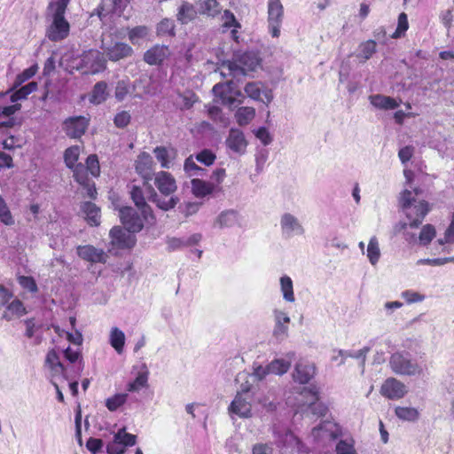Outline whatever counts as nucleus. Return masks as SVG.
Wrapping results in <instances>:
<instances>
[{"label": "nucleus", "mask_w": 454, "mask_h": 454, "mask_svg": "<svg viewBox=\"0 0 454 454\" xmlns=\"http://www.w3.org/2000/svg\"><path fill=\"white\" fill-rule=\"evenodd\" d=\"M71 0H50L46 9V17L51 20L46 30V35L51 42L66 39L70 31V24L65 13Z\"/></svg>", "instance_id": "nucleus-1"}, {"label": "nucleus", "mask_w": 454, "mask_h": 454, "mask_svg": "<svg viewBox=\"0 0 454 454\" xmlns=\"http://www.w3.org/2000/svg\"><path fill=\"white\" fill-rule=\"evenodd\" d=\"M154 184L159 192L165 197L170 196L169 199H162L160 195L153 190L149 200L155 203L156 206L164 210L168 211L174 208L179 202L176 196H173L177 190V185L174 176L166 171H160L155 174Z\"/></svg>", "instance_id": "nucleus-2"}, {"label": "nucleus", "mask_w": 454, "mask_h": 454, "mask_svg": "<svg viewBox=\"0 0 454 454\" xmlns=\"http://www.w3.org/2000/svg\"><path fill=\"white\" fill-rule=\"evenodd\" d=\"M257 52L253 51H236L231 61H224L221 66L220 74L223 77L232 76L239 79L247 75V72L254 71L260 65Z\"/></svg>", "instance_id": "nucleus-3"}, {"label": "nucleus", "mask_w": 454, "mask_h": 454, "mask_svg": "<svg viewBox=\"0 0 454 454\" xmlns=\"http://www.w3.org/2000/svg\"><path fill=\"white\" fill-rule=\"evenodd\" d=\"M399 203L410 221L409 223H401L400 230H405L408 225L411 228H417L429 211L427 202L417 200L412 196V192L407 189L400 194Z\"/></svg>", "instance_id": "nucleus-4"}, {"label": "nucleus", "mask_w": 454, "mask_h": 454, "mask_svg": "<svg viewBox=\"0 0 454 454\" xmlns=\"http://www.w3.org/2000/svg\"><path fill=\"white\" fill-rule=\"evenodd\" d=\"M279 228L281 236L285 239H290L305 234L302 222L296 215L289 212L280 215Z\"/></svg>", "instance_id": "nucleus-5"}, {"label": "nucleus", "mask_w": 454, "mask_h": 454, "mask_svg": "<svg viewBox=\"0 0 454 454\" xmlns=\"http://www.w3.org/2000/svg\"><path fill=\"white\" fill-rule=\"evenodd\" d=\"M389 364L392 371L396 374L414 376L422 372V369L418 364L413 363L407 356L401 353L393 354Z\"/></svg>", "instance_id": "nucleus-6"}, {"label": "nucleus", "mask_w": 454, "mask_h": 454, "mask_svg": "<svg viewBox=\"0 0 454 454\" xmlns=\"http://www.w3.org/2000/svg\"><path fill=\"white\" fill-rule=\"evenodd\" d=\"M81 67L84 68V73L91 74L104 71L106 67L104 53L98 50L84 52L81 59Z\"/></svg>", "instance_id": "nucleus-7"}, {"label": "nucleus", "mask_w": 454, "mask_h": 454, "mask_svg": "<svg viewBox=\"0 0 454 454\" xmlns=\"http://www.w3.org/2000/svg\"><path fill=\"white\" fill-rule=\"evenodd\" d=\"M102 50L107 59L114 62L129 58L134 52L130 45L122 42L106 43L103 41Z\"/></svg>", "instance_id": "nucleus-8"}, {"label": "nucleus", "mask_w": 454, "mask_h": 454, "mask_svg": "<svg viewBox=\"0 0 454 454\" xmlns=\"http://www.w3.org/2000/svg\"><path fill=\"white\" fill-rule=\"evenodd\" d=\"M284 8L280 0H269L268 2V22L269 31L273 37L280 35V25L282 23Z\"/></svg>", "instance_id": "nucleus-9"}, {"label": "nucleus", "mask_w": 454, "mask_h": 454, "mask_svg": "<svg viewBox=\"0 0 454 454\" xmlns=\"http://www.w3.org/2000/svg\"><path fill=\"white\" fill-rule=\"evenodd\" d=\"M119 216L124 228L129 232H139L144 227V220L131 207H123L119 210Z\"/></svg>", "instance_id": "nucleus-10"}, {"label": "nucleus", "mask_w": 454, "mask_h": 454, "mask_svg": "<svg viewBox=\"0 0 454 454\" xmlns=\"http://www.w3.org/2000/svg\"><path fill=\"white\" fill-rule=\"evenodd\" d=\"M89 119L84 116H74L66 119L63 122V129L71 138H80L87 130Z\"/></svg>", "instance_id": "nucleus-11"}, {"label": "nucleus", "mask_w": 454, "mask_h": 454, "mask_svg": "<svg viewBox=\"0 0 454 454\" xmlns=\"http://www.w3.org/2000/svg\"><path fill=\"white\" fill-rule=\"evenodd\" d=\"M135 233L129 232L127 229L120 226H114L110 231L111 243L113 246L124 249L131 248L135 246L137 239Z\"/></svg>", "instance_id": "nucleus-12"}, {"label": "nucleus", "mask_w": 454, "mask_h": 454, "mask_svg": "<svg viewBox=\"0 0 454 454\" xmlns=\"http://www.w3.org/2000/svg\"><path fill=\"white\" fill-rule=\"evenodd\" d=\"M252 402L253 397H248L246 392L237 393L228 408L229 412L240 418H249L251 416Z\"/></svg>", "instance_id": "nucleus-13"}, {"label": "nucleus", "mask_w": 454, "mask_h": 454, "mask_svg": "<svg viewBox=\"0 0 454 454\" xmlns=\"http://www.w3.org/2000/svg\"><path fill=\"white\" fill-rule=\"evenodd\" d=\"M380 393L388 399H401L406 395L407 387L400 380L395 378H388L382 384Z\"/></svg>", "instance_id": "nucleus-14"}, {"label": "nucleus", "mask_w": 454, "mask_h": 454, "mask_svg": "<svg viewBox=\"0 0 454 454\" xmlns=\"http://www.w3.org/2000/svg\"><path fill=\"white\" fill-rule=\"evenodd\" d=\"M170 54L171 51L168 46L155 44L144 53L143 59L150 66H159L162 64Z\"/></svg>", "instance_id": "nucleus-15"}, {"label": "nucleus", "mask_w": 454, "mask_h": 454, "mask_svg": "<svg viewBox=\"0 0 454 454\" xmlns=\"http://www.w3.org/2000/svg\"><path fill=\"white\" fill-rule=\"evenodd\" d=\"M77 254L82 260L92 263H105L107 259V255L103 249L96 248L91 245L78 246Z\"/></svg>", "instance_id": "nucleus-16"}, {"label": "nucleus", "mask_w": 454, "mask_h": 454, "mask_svg": "<svg viewBox=\"0 0 454 454\" xmlns=\"http://www.w3.org/2000/svg\"><path fill=\"white\" fill-rule=\"evenodd\" d=\"M225 144L232 152L243 154L247 146L244 133L239 129H231L226 138Z\"/></svg>", "instance_id": "nucleus-17"}, {"label": "nucleus", "mask_w": 454, "mask_h": 454, "mask_svg": "<svg viewBox=\"0 0 454 454\" xmlns=\"http://www.w3.org/2000/svg\"><path fill=\"white\" fill-rule=\"evenodd\" d=\"M273 316L275 322L273 336L278 340H284L288 336L290 317L287 313L280 309H274Z\"/></svg>", "instance_id": "nucleus-18"}, {"label": "nucleus", "mask_w": 454, "mask_h": 454, "mask_svg": "<svg viewBox=\"0 0 454 454\" xmlns=\"http://www.w3.org/2000/svg\"><path fill=\"white\" fill-rule=\"evenodd\" d=\"M316 374V366L308 361H300L296 364L293 373L294 380L300 384H307Z\"/></svg>", "instance_id": "nucleus-19"}, {"label": "nucleus", "mask_w": 454, "mask_h": 454, "mask_svg": "<svg viewBox=\"0 0 454 454\" xmlns=\"http://www.w3.org/2000/svg\"><path fill=\"white\" fill-rule=\"evenodd\" d=\"M130 196L137 207L141 211L145 221H148L149 218H154L150 206L145 201L143 190L139 186H132Z\"/></svg>", "instance_id": "nucleus-20"}, {"label": "nucleus", "mask_w": 454, "mask_h": 454, "mask_svg": "<svg viewBox=\"0 0 454 454\" xmlns=\"http://www.w3.org/2000/svg\"><path fill=\"white\" fill-rule=\"evenodd\" d=\"M135 168L138 175L145 180H151L153 177V158L147 153H142L137 156Z\"/></svg>", "instance_id": "nucleus-21"}, {"label": "nucleus", "mask_w": 454, "mask_h": 454, "mask_svg": "<svg viewBox=\"0 0 454 454\" xmlns=\"http://www.w3.org/2000/svg\"><path fill=\"white\" fill-rule=\"evenodd\" d=\"M295 356L294 352H288L286 355V358H278L272 360L268 364V370L270 374L283 375L288 372L291 366V363Z\"/></svg>", "instance_id": "nucleus-22"}, {"label": "nucleus", "mask_w": 454, "mask_h": 454, "mask_svg": "<svg viewBox=\"0 0 454 454\" xmlns=\"http://www.w3.org/2000/svg\"><path fill=\"white\" fill-rule=\"evenodd\" d=\"M191 184L192 192L196 198H204L216 190V185L213 182H207L199 178H193Z\"/></svg>", "instance_id": "nucleus-23"}, {"label": "nucleus", "mask_w": 454, "mask_h": 454, "mask_svg": "<svg viewBox=\"0 0 454 454\" xmlns=\"http://www.w3.org/2000/svg\"><path fill=\"white\" fill-rule=\"evenodd\" d=\"M304 393L309 394L310 396V403L308 406L307 411L317 417L325 416L327 411V408L323 403H317L318 389L316 387L309 389L304 388Z\"/></svg>", "instance_id": "nucleus-24"}, {"label": "nucleus", "mask_w": 454, "mask_h": 454, "mask_svg": "<svg viewBox=\"0 0 454 454\" xmlns=\"http://www.w3.org/2000/svg\"><path fill=\"white\" fill-rule=\"evenodd\" d=\"M153 153L163 168H170L172 166V160L176 156V151L174 148H167L164 146L155 147Z\"/></svg>", "instance_id": "nucleus-25"}, {"label": "nucleus", "mask_w": 454, "mask_h": 454, "mask_svg": "<svg viewBox=\"0 0 454 454\" xmlns=\"http://www.w3.org/2000/svg\"><path fill=\"white\" fill-rule=\"evenodd\" d=\"M369 99L374 107L381 110H391L399 106V103L395 98L381 94L372 95Z\"/></svg>", "instance_id": "nucleus-26"}, {"label": "nucleus", "mask_w": 454, "mask_h": 454, "mask_svg": "<svg viewBox=\"0 0 454 454\" xmlns=\"http://www.w3.org/2000/svg\"><path fill=\"white\" fill-rule=\"evenodd\" d=\"M320 432L329 434L332 439H337L341 434V431L338 425L330 421H324L319 426L312 429V435L315 438L320 436Z\"/></svg>", "instance_id": "nucleus-27"}, {"label": "nucleus", "mask_w": 454, "mask_h": 454, "mask_svg": "<svg viewBox=\"0 0 454 454\" xmlns=\"http://www.w3.org/2000/svg\"><path fill=\"white\" fill-rule=\"evenodd\" d=\"M27 313L21 301L14 299L12 302L6 305V309L3 314V318L7 321L12 320L14 317H20Z\"/></svg>", "instance_id": "nucleus-28"}, {"label": "nucleus", "mask_w": 454, "mask_h": 454, "mask_svg": "<svg viewBox=\"0 0 454 454\" xmlns=\"http://www.w3.org/2000/svg\"><path fill=\"white\" fill-rule=\"evenodd\" d=\"M232 85H233V82L232 81H230L228 82L227 83L223 84V83H217L215 84L214 87H213V92L219 96L223 101L224 100H227V102L231 105L234 103L235 99L232 98L231 97H227V94L230 93V94H234L238 97L239 96H242V93L241 91L238 90L236 92H233L232 91Z\"/></svg>", "instance_id": "nucleus-29"}, {"label": "nucleus", "mask_w": 454, "mask_h": 454, "mask_svg": "<svg viewBox=\"0 0 454 454\" xmlns=\"http://www.w3.org/2000/svg\"><path fill=\"white\" fill-rule=\"evenodd\" d=\"M82 211L90 225H98L100 223V209L94 203L87 201L82 203Z\"/></svg>", "instance_id": "nucleus-30"}, {"label": "nucleus", "mask_w": 454, "mask_h": 454, "mask_svg": "<svg viewBox=\"0 0 454 454\" xmlns=\"http://www.w3.org/2000/svg\"><path fill=\"white\" fill-rule=\"evenodd\" d=\"M45 364L50 367L54 374H61L66 380V369L59 361V356L54 349L50 350L46 355Z\"/></svg>", "instance_id": "nucleus-31"}, {"label": "nucleus", "mask_w": 454, "mask_h": 454, "mask_svg": "<svg viewBox=\"0 0 454 454\" xmlns=\"http://www.w3.org/2000/svg\"><path fill=\"white\" fill-rule=\"evenodd\" d=\"M239 220V214L237 211L230 209L223 211L216 218L215 225L219 228H230L235 225Z\"/></svg>", "instance_id": "nucleus-32"}, {"label": "nucleus", "mask_w": 454, "mask_h": 454, "mask_svg": "<svg viewBox=\"0 0 454 454\" xmlns=\"http://www.w3.org/2000/svg\"><path fill=\"white\" fill-rule=\"evenodd\" d=\"M144 371L139 372L136 379L127 385L126 389L128 392H139L142 388L148 387L149 372L145 366H144Z\"/></svg>", "instance_id": "nucleus-33"}, {"label": "nucleus", "mask_w": 454, "mask_h": 454, "mask_svg": "<svg viewBox=\"0 0 454 454\" xmlns=\"http://www.w3.org/2000/svg\"><path fill=\"white\" fill-rule=\"evenodd\" d=\"M125 334L118 327H113L110 331L109 343L118 354L123 352L125 345Z\"/></svg>", "instance_id": "nucleus-34"}, {"label": "nucleus", "mask_w": 454, "mask_h": 454, "mask_svg": "<svg viewBox=\"0 0 454 454\" xmlns=\"http://www.w3.org/2000/svg\"><path fill=\"white\" fill-rule=\"evenodd\" d=\"M197 12L192 4L184 2L181 4L176 14V19L182 24H187L196 18Z\"/></svg>", "instance_id": "nucleus-35"}, {"label": "nucleus", "mask_w": 454, "mask_h": 454, "mask_svg": "<svg viewBox=\"0 0 454 454\" xmlns=\"http://www.w3.org/2000/svg\"><path fill=\"white\" fill-rule=\"evenodd\" d=\"M369 347H364L363 348L356 350V351H348V350H343L339 349L337 351L338 355L340 356V361L339 363L340 365L343 364L345 363V360L347 357H352L355 359H358L361 361L362 365L364 364L366 360V356L368 352L370 351Z\"/></svg>", "instance_id": "nucleus-36"}, {"label": "nucleus", "mask_w": 454, "mask_h": 454, "mask_svg": "<svg viewBox=\"0 0 454 454\" xmlns=\"http://www.w3.org/2000/svg\"><path fill=\"white\" fill-rule=\"evenodd\" d=\"M280 290L283 295V299L287 302H294L295 297L294 293L293 280L290 277L285 275L279 279Z\"/></svg>", "instance_id": "nucleus-37"}, {"label": "nucleus", "mask_w": 454, "mask_h": 454, "mask_svg": "<svg viewBox=\"0 0 454 454\" xmlns=\"http://www.w3.org/2000/svg\"><path fill=\"white\" fill-rule=\"evenodd\" d=\"M37 89V83L35 82H30L27 84L21 86L19 90L12 91L10 97V100L15 103L19 100L26 99L29 94L35 91Z\"/></svg>", "instance_id": "nucleus-38"}, {"label": "nucleus", "mask_w": 454, "mask_h": 454, "mask_svg": "<svg viewBox=\"0 0 454 454\" xmlns=\"http://www.w3.org/2000/svg\"><path fill=\"white\" fill-rule=\"evenodd\" d=\"M199 12L209 17H215L220 12V6L216 0H200Z\"/></svg>", "instance_id": "nucleus-39"}, {"label": "nucleus", "mask_w": 454, "mask_h": 454, "mask_svg": "<svg viewBox=\"0 0 454 454\" xmlns=\"http://www.w3.org/2000/svg\"><path fill=\"white\" fill-rule=\"evenodd\" d=\"M255 116V109L249 106L239 107L235 113V118L239 125H247Z\"/></svg>", "instance_id": "nucleus-40"}, {"label": "nucleus", "mask_w": 454, "mask_h": 454, "mask_svg": "<svg viewBox=\"0 0 454 454\" xmlns=\"http://www.w3.org/2000/svg\"><path fill=\"white\" fill-rule=\"evenodd\" d=\"M106 90L107 84L106 82H97L92 90L90 102L97 105L103 103L107 97Z\"/></svg>", "instance_id": "nucleus-41"}, {"label": "nucleus", "mask_w": 454, "mask_h": 454, "mask_svg": "<svg viewBox=\"0 0 454 454\" xmlns=\"http://www.w3.org/2000/svg\"><path fill=\"white\" fill-rule=\"evenodd\" d=\"M367 257L372 265H375L380 260V249L379 246V241L375 236L370 239L367 247Z\"/></svg>", "instance_id": "nucleus-42"}, {"label": "nucleus", "mask_w": 454, "mask_h": 454, "mask_svg": "<svg viewBox=\"0 0 454 454\" xmlns=\"http://www.w3.org/2000/svg\"><path fill=\"white\" fill-rule=\"evenodd\" d=\"M395 415L402 420L416 421L419 413L417 409L412 407H396Z\"/></svg>", "instance_id": "nucleus-43"}, {"label": "nucleus", "mask_w": 454, "mask_h": 454, "mask_svg": "<svg viewBox=\"0 0 454 454\" xmlns=\"http://www.w3.org/2000/svg\"><path fill=\"white\" fill-rule=\"evenodd\" d=\"M336 454H357L355 441L352 438L340 440L335 447Z\"/></svg>", "instance_id": "nucleus-44"}, {"label": "nucleus", "mask_w": 454, "mask_h": 454, "mask_svg": "<svg viewBox=\"0 0 454 454\" xmlns=\"http://www.w3.org/2000/svg\"><path fill=\"white\" fill-rule=\"evenodd\" d=\"M80 148L79 146H71L65 151L64 160L67 168H73L76 166L79 159Z\"/></svg>", "instance_id": "nucleus-45"}, {"label": "nucleus", "mask_w": 454, "mask_h": 454, "mask_svg": "<svg viewBox=\"0 0 454 454\" xmlns=\"http://www.w3.org/2000/svg\"><path fill=\"white\" fill-rule=\"evenodd\" d=\"M114 435L115 439L121 442L125 448L134 446L137 443V435L127 433L125 427L119 429Z\"/></svg>", "instance_id": "nucleus-46"}, {"label": "nucleus", "mask_w": 454, "mask_h": 454, "mask_svg": "<svg viewBox=\"0 0 454 454\" xmlns=\"http://www.w3.org/2000/svg\"><path fill=\"white\" fill-rule=\"evenodd\" d=\"M128 398V394H116L106 401V406L110 411H115L123 405Z\"/></svg>", "instance_id": "nucleus-47"}, {"label": "nucleus", "mask_w": 454, "mask_h": 454, "mask_svg": "<svg viewBox=\"0 0 454 454\" xmlns=\"http://www.w3.org/2000/svg\"><path fill=\"white\" fill-rule=\"evenodd\" d=\"M435 229L432 224L424 225L419 236V244L422 246L428 245L435 237Z\"/></svg>", "instance_id": "nucleus-48"}, {"label": "nucleus", "mask_w": 454, "mask_h": 454, "mask_svg": "<svg viewBox=\"0 0 454 454\" xmlns=\"http://www.w3.org/2000/svg\"><path fill=\"white\" fill-rule=\"evenodd\" d=\"M64 356H65V358L69 361L70 363H75V362H78V371H79V373L82 371L83 369V363H82V356H81V351L80 349L77 348L75 349L68 347L65 350H64Z\"/></svg>", "instance_id": "nucleus-49"}, {"label": "nucleus", "mask_w": 454, "mask_h": 454, "mask_svg": "<svg viewBox=\"0 0 454 454\" xmlns=\"http://www.w3.org/2000/svg\"><path fill=\"white\" fill-rule=\"evenodd\" d=\"M175 22L170 19L162 20L157 26V33L160 35H175Z\"/></svg>", "instance_id": "nucleus-50"}, {"label": "nucleus", "mask_w": 454, "mask_h": 454, "mask_svg": "<svg viewBox=\"0 0 454 454\" xmlns=\"http://www.w3.org/2000/svg\"><path fill=\"white\" fill-rule=\"evenodd\" d=\"M0 222L5 225L14 224L13 216L2 196H0Z\"/></svg>", "instance_id": "nucleus-51"}, {"label": "nucleus", "mask_w": 454, "mask_h": 454, "mask_svg": "<svg viewBox=\"0 0 454 454\" xmlns=\"http://www.w3.org/2000/svg\"><path fill=\"white\" fill-rule=\"evenodd\" d=\"M279 443L286 449L294 450L299 449L300 440L292 432L287 431L282 436Z\"/></svg>", "instance_id": "nucleus-52"}, {"label": "nucleus", "mask_w": 454, "mask_h": 454, "mask_svg": "<svg viewBox=\"0 0 454 454\" xmlns=\"http://www.w3.org/2000/svg\"><path fill=\"white\" fill-rule=\"evenodd\" d=\"M129 92L130 85L128 80H121L117 82L114 96L118 101H123Z\"/></svg>", "instance_id": "nucleus-53"}, {"label": "nucleus", "mask_w": 454, "mask_h": 454, "mask_svg": "<svg viewBox=\"0 0 454 454\" xmlns=\"http://www.w3.org/2000/svg\"><path fill=\"white\" fill-rule=\"evenodd\" d=\"M376 51V43L373 40H368L360 45L359 57H362L364 60L369 59L373 53Z\"/></svg>", "instance_id": "nucleus-54"}, {"label": "nucleus", "mask_w": 454, "mask_h": 454, "mask_svg": "<svg viewBox=\"0 0 454 454\" xmlns=\"http://www.w3.org/2000/svg\"><path fill=\"white\" fill-rule=\"evenodd\" d=\"M37 69V66L33 65L18 74L13 84L14 88L20 86L23 82L32 78L36 74Z\"/></svg>", "instance_id": "nucleus-55"}, {"label": "nucleus", "mask_w": 454, "mask_h": 454, "mask_svg": "<svg viewBox=\"0 0 454 454\" xmlns=\"http://www.w3.org/2000/svg\"><path fill=\"white\" fill-rule=\"evenodd\" d=\"M246 94L254 100L262 101L261 98L262 90L258 82H251L246 84L245 88Z\"/></svg>", "instance_id": "nucleus-56"}, {"label": "nucleus", "mask_w": 454, "mask_h": 454, "mask_svg": "<svg viewBox=\"0 0 454 454\" xmlns=\"http://www.w3.org/2000/svg\"><path fill=\"white\" fill-rule=\"evenodd\" d=\"M184 171L190 176H201L204 168L199 167L193 160L192 156L188 157L184 164Z\"/></svg>", "instance_id": "nucleus-57"}, {"label": "nucleus", "mask_w": 454, "mask_h": 454, "mask_svg": "<svg viewBox=\"0 0 454 454\" xmlns=\"http://www.w3.org/2000/svg\"><path fill=\"white\" fill-rule=\"evenodd\" d=\"M408 27H409V25H408L407 15L404 12H402L399 14L397 27H396L395 33L393 34L392 37L393 38L401 37L407 31Z\"/></svg>", "instance_id": "nucleus-58"}, {"label": "nucleus", "mask_w": 454, "mask_h": 454, "mask_svg": "<svg viewBox=\"0 0 454 454\" xmlns=\"http://www.w3.org/2000/svg\"><path fill=\"white\" fill-rule=\"evenodd\" d=\"M85 168L93 176H98L100 172L98 160L96 154H90L86 160Z\"/></svg>", "instance_id": "nucleus-59"}, {"label": "nucleus", "mask_w": 454, "mask_h": 454, "mask_svg": "<svg viewBox=\"0 0 454 454\" xmlns=\"http://www.w3.org/2000/svg\"><path fill=\"white\" fill-rule=\"evenodd\" d=\"M74 172V177L77 183H79L82 185L86 184V182L88 180L87 176V169L85 168V166L82 164H77L74 166V168H72Z\"/></svg>", "instance_id": "nucleus-60"}, {"label": "nucleus", "mask_w": 454, "mask_h": 454, "mask_svg": "<svg viewBox=\"0 0 454 454\" xmlns=\"http://www.w3.org/2000/svg\"><path fill=\"white\" fill-rule=\"evenodd\" d=\"M215 158V154L207 149L202 150L196 155V160L206 166L212 165Z\"/></svg>", "instance_id": "nucleus-61"}, {"label": "nucleus", "mask_w": 454, "mask_h": 454, "mask_svg": "<svg viewBox=\"0 0 454 454\" xmlns=\"http://www.w3.org/2000/svg\"><path fill=\"white\" fill-rule=\"evenodd\" d=\"M130 119L131 116L128 111H121L114 116V122L117 128L123 129L129 125Z\"/></svg>", "instance_id": "nucleus-62"}, {"label": "nucleus", "mask_w": 454, "mask_h": 454, "mask_svg": "<svg viewBox=\"0 0 454 454\" xmlns=\"http://www.w3.org/2000/svg\"><path fill=\"white\" fill-rule=\"evenodd\" d=\"M223 27H240V24L237 21L234 14L229 11L225 10L223 14L222 15Z\"/></svg>", "instance_id": "nucleus-63"}, {"label": "nucleus", "mask_w": 454, "mask_h": 454, "mask_svg": "<svg viewBox=\"0 0 454 454\" xmlns=\"http://www.w3.org/2000/svg\"><path fill=\"white\" fill-rule=\"evenodd\" d=\"M125 447L121 444V442L115 439V435H114V439L110 442L106 446V451L109 454H123L125 452Z\"/></svg>", "instance_id": "nucleus-64"}]
</instances>
